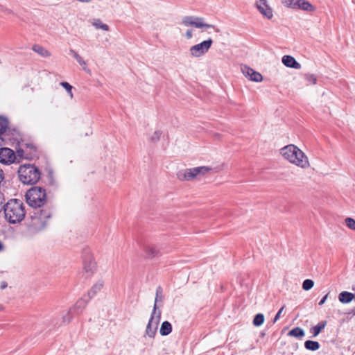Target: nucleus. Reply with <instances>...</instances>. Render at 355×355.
I'll return each instance as SVG.
<instances>
[{
    "label": "nucleus",
    "instance_id": "obj_42",
    "mask_svg": "<svg viewBox=\"0 0 355 355\" xmlns=\"http://www.w3.org/2000/svg\"><path fill=\"white\" fill-rule=\"evenodd\" d=\"M17 153L18 156H19L20 157H24V150L19 149L17 151Z\"/></svg>",
    "mask_w": 355,
    "mask_h": 355
},
{
    "label": "nucleus",
    "instance_id": "obj_45",
    "mask_svg": "<svg viewBox=\"0 0 355 355\" xmlns=\"http://www.w3.org/2000/svg\"><path fill=\"white\" fill-rule=\"evenodd\" d=\"M69 53L73 55V57L75 58V55H78L74 50L70 49Z\"/></svg>",
    "mask_w": 355,
    "mask_h": 355
},
{
    "label": "nucleus",
    "instance_id": "obj_36",
    "mask_svg": "<svg viewBox=\"0 0 355 355\" xmlns=\"http://www.w3.org/2000/svg\"><path fill=\"white\" fill-rule=\"evenodd\" d=\"M74 315L75 314L73 313H70L69 315L67 313L65 315H64L62 316V321H63V322L64 323H69V322H70Z\"/></svg>",
    "mask_w": 355,
    "mask_h": 355
},
{
    "label": "nucleus",
    "instance_id": "obj_34",
    "mask_svg": "<svg viewBox=\"0 0 355 355\" xmlns=\"http://www.w3.org/2000/svg\"><path fill=\"white\" fill-rule=\"evenodd\" d=\"M242 71L245 76L250 79L252 76V72H253L254 70L247 66H245L242 68Z\"/></svg>",
    "mask_w": 355,
    "mask_h": 355
},
{
    "label": "nucleus",
    "instance_id": "obj_11",
    "mask_svg": "<svg viewBox=\"0 0 355 355\" xmlns=\"http://www.w3.org/2000/svg\"><path fill=\"white\" fill-rule=\"evenodd\" d=\"M256 6L261 14L268 19L273 17L272 9L268 4L267 0H257Z\"/></svg>",
    "mask_w": 355,
    "mask_h": 355
},
{
    "label": "nucleus",
    "instance_id": "obj_44",
    "mask_svg": "<svg viewBox=\"0 0 355 355\" xmlns=\"http://www.w3.org/2000/svg\"><path fill=\"white\" fill-rule=\"evenodd\" d=\"M8 286V284L6 282H2L0 285L1 289H5Z\"/></svg>",
    "mask_w": 355,
    "mask_h": 355
},
{
    "label": "nucleus",
    "instance_id": "obj_27",
    "mask_svg": "<svg viewBox=\"0 0 355 355\" xmlns=\"http://www.w3.org/2000/svg\"><path fill=\"white\" fill-rule=\"evenodd\" d=\"M300 0H282V3L287 8L297 9Z\"/></svg>",
    "mask_w": 355,
    "mask_h": 355
},
{
    "label": "nucleus",
    "instance_id": "obj_9",
    "mask_svg": "<svg viewBox=\"0 0 355 355\" xmlns=\"http://www.w3.org/2000/svg\"><path fill=\"white\" fill-rule=\"evenodd\" d=\"M202 17L194 16H186L182 18V23L185 26H192L198 28H214V25L204 23Z\"/></svg>",
    "mask_w": 355,
    "mask_h": 355
},
{
    "label": "nucleus",
    "instance_id": "obj_40",
    "mask_svg": "<svg viewBox=\"0 0 355 355\" xmlns=\"http://www.w3.org/2000/svg\"><path fill=\"white\" fill-rule=\"evenodd\" d=\"M185 36L187 39H191L193 36L192 31L191 30H187Z\"/></svg>",
    "mask_w": 355,
    "mask_h": 355
},
{
    "label": "nucleus",
    "instance_id": "obj_47",
    "mask_svg": "<svg viewBox=\"0 0 355 355\" xmlns=\"http://www.w3.org/2000/svg\"><path fill=\"white\" fill-rule=\"evenodd\" d=\"M3 244H2V243L0 241V251H1V250H3Z\"/></svg>",
    "mask_w": 355,
    "mask_h": 355
},
{
    "label": "nucleus",
    "instance_id": "obj_17",
    "mask_svg": "<svg viewBox=\"0 0 355 355\" xmlns=\"http://www.w3.org/2000/svg\"><path fill=\"white\" fill-rule=\"evenodd\" d=\"M338 299L343 304L349 303L354 299V294L347 291H343L339 294Z\"/></svg>",
    "mask_w": 355,
    "mask_h": 355
},
{
    "label": "nucleus",
    "instance_id": "obj_48",
    "mask_svg": "<svg viewBox=\"0 0 355 355\" xmlns=\"http://www.w3.org/2000/svg\"><path fill=\"white\" fill-rule=\"evenodd\" d=\"M3 309V306L1 304H0V311H2Z\"/></svg>",
    "mask_w": 355,
    "mask_h": 355
},
{
    "label": "nucleus",
    "instance_id": "obj_43",
    "mask_svg": "<svg viewBox=\"0 0 355 355\" xmlns=\"http://www.w3.org/2000/svg\"><path fill=\"white\" fill-rule=\"evenodd\" d=\"M4 179V173L3 170L0 168V183Z\"/></svg>",
    "mask_w": 355,
    "mask_h": 355
},
{
    "label": "nucleus",
    "instance_id": "obj_32",
    "mask_svg": "<svg viewBox=\"0 0 355 355\" xmlns=\"http://www.w3.org/2000/svg\"><path fill=\"white\" fill-rule=\"evenodd\" d=\"M346 226L352 230H355V220L347 217L345 220Z\"/></svg>",
    "mask_w": 355,
    "mask_h": 355
},
{
    "label": "nucleus",
    "instance_id": "obj_14",
    "mask_svg": "<svg viewBox=\"0 0 355 355\" xmlns=\"http://www.w3.org/2000/svg\"><path fill=\"white\" fill-rule=\"evenodd\" d=\"M282 60L283 64L288 67L296 69L301 68V64L291 55H284Z\"/></svg>",
    "mask_w": 355,
    "mask_h": 355
},
{
    "label": "nucleus",
    "instance_id": "obj_1",
    "mask_svg": "<svg viewBox=\"0 0 355 355\" xmlns=\"http://www.w3.org/2000/svg\"><path fill=\"white\" fill-rule=\"evenodd\" d=\"M280 153L285 159L300 168H306L310 165L307 156L295 145L289 144L283 147Z\"/></svg>",
    "mask_w": 355,
    "mask_h": 355
},
{
    "label": "nucleus",
    "instance_id": "obj_49",
    "mask_svg": "<svg viewBox=\"0 0 355 355\" xmlns=\"http://www.w3.org/2000/svg\"><path fill=\"white\" fill-rule=\"evenodd\" d=\"M219 31H220L219 29H218V28L216 29V32H219Z\"/></svg>",
    "mask_w": 355,
    "mask_h": 355
},
{
    "label": "nucleus",
    "instance_id": "obj_13",
    "mask_svg": "<svg viewBox=\"0 0 355 355\" xmlns=\"http://www.w3.org/2000/svg\"><path fill=\"white\" fill-rule=\"evenodd\" d=\"M194 170V168H191L180 171L177 173V177L181 181H191L198 177Z\"/></svg>",
    "mask_w": 355,
    "mask_h": 355
},
{
    "label": "nucleus",
    "instance_id": "obj_35",
    "mask_svg": "<svg viewBox=\"0 0 355 355\" xmlns=\"http://www.w3.org/2000/svg\"><path fill=\"white\" fill-rule=\"evenodd\" d=\"M305 80L313 85L316 84L317 83V78L313 74H305Z\"/></svg>",
    "mask_w": 355,
    "mask_h": 355
},
{
    "label": "nucleus",
    "instance_id": "obj_10",
    "mask_svg": "<svg viewBox=\"0 0 355 355\" xmlns=\"http://www.w3.org/2000/svg\"><path fill=\"white\" fill-rule=\"evenodd\" d=\"M16 155L14 151L9 148H0V163L3 164H10L15 162Z\"/></svg>",
    "mask_w": 355,
    "mask_h": 355
},
{
    "label": "nucleus",
    "instance_id": "obj_37",
    "mask_svg": "<svg viewBox=\"0 0 355 355\" xmlns=\"http://www.w3.org/2000/svg\"><path fill=\"white\" fill-rule=\"evenodd\" d=\"M162 132L159 130H157L154 132L153 135L151 137V141L153 142H156L159 140Z\"/></svg>",
    "mask_w": 355,
    "mask_h": 355
},
{
    "label": "nucleus",
    "instance_id": "obj_22",
    "mask_svg": "<svg viewBox=\"0 0 355 355\" xmlns=\"http://www.w3.org/2000/svg\"><path fill=\"white\" fill-rule=\"evenodd\" d=\"M8 127V119L4 116H0V140L3 141V138L1 137V136L6 132Z\"/></svg>",
    "mask_w": 355,
    "mask_h": 355
},
{
    "label": "nucleus",
    "instance_id": "obj_20",
    "mask_svg": "<svg viewBox=\"0 0 355 355\" xmlns=\"http://www.w3.org/2000/svg\"><path fill=\"white\" fill-rule=\"evenodd\" d=\"M326 324H327L326 321H321L317 325L313 327L310 330L311 332L313 334V337L317 336L320 333V331L324 329V327H326Z\"/></svg>",
    "mask_w": 355,
    "mask_h": 355
},
{
    "label": "nucleus",
    "instance_id": "obj_38",
    "mask_svg": "<svg viewBox=\"0 0 355 355\" xmlns=\"http://www.w3.org/2000/svg\"><path fill=\"white\" fill-rule=\"evenodd\" d=\"M60 85L64 88L66 89V90L70 94V96L72 97V93H71V90H72V86L71 85H69L68 83L67 82H62L60 83Z\"/></svg>",
    "mask_w": 355,
    "mask_h": 355
},
{
    "label": "nucleus",
    "instance_id": "obj_19",
    "mask_svg": "<svg viewBox=\"0 0 355 355\" xmlns=\"http://www.w3.org/2000/svg\"><path fill=\"white\" fill-rule=\"evenodd\" d=\"M304 331L298 327L293 328L288 333V336L295 337L297 338H302L304 336Z\"/></svg>",
    "mask_w": 355,
    "mask_h": 355
},
{
    "label": "nucleus",
    "instance_id": "obj_4",
    "mask_svg": "<svg viewBox=\"0 0 355 355\" xmlns=\"http://www.w3.org/2000/svg\"><path fill=\"white\" fill-rule=\"evenodd\" d=\"M26 202L32 207L40 208L46 201L45 189L40 187H33L28 189L26 193Z\"/></svg>",
    "mask_w": 355,
    "mask_h": 355
},
{
    "label": "nucleus",
    "instance_id": "obj_3",
    "mask_svg": "<svg viewBox=\"0 0 355 355\" xmlns=\"http://www.w3.org/2000/svg\"><path fill=\"white\" fill-rule=\"evenodd\" d=\"M17 172L19 180L24 184H35L40 179V170L30 164L20 166Z\"/></svg>",
    "mask_w": 355,
    "mask_h": 355
},
{
    "label": "nucleus",
    "instance_id": "obj_6",
    "mask_svg": "<svg viewBox=\"0 0 355 355\" xmlns=\"http://www.w3.org/2000/svg\"><path fill=\"white\" fill-rule=\"evenodd\" d=\"M157 305L154 304L153 312L151 313L150 318L149 319L145 331L146 335H147L149 338H154L155 336L156 335L158 324L160 321L161 311H158L157 312Z\"/></svg>",
    "mask_w": 355,
    "mask_h": 355
},
{
    "label": "nucleus",
    "instance_id": "obj_7",
    "mask_svg": "<svg viewBox=\"0 0 355 355\" xmlns=\"http://www.w3.org/2000/svg\"><path fill=\"white\" fill-rule=\"evenodd\" d=\"M83 268L86 277H89L95 272L96 263L89 249L84 250L83 255Z\"/></svg>",
    "mask_w": 355,
    "mask_h": 355
},
{
    "label": "nucleus",
    "instance_id": "obj_30",
    "mask_svg": "<svg viewBox=\"0 0 355 355\" xmlns=\"http://www.w3.org/2000/svg\"><path fill=\"white\" fill-rule=\"evenodd\" d=\"M313 285H314L313 281L311 280V279H305L303 282V283H302V288L304 291H309V290H310L311 288H313Z\"/></svg>",
    "mask_w": 355,
    "mask_h": 355
},
{
    "label": "nucleus",
    "instance_id": "obj_31",
    "mask_svg": "<svg viewBox=\"0 0 355 355\" xmlns=\"http://www.w3.org/2000/svg\"><path fill=\"white\" fill-rule=\"evenodd\" d=\"M251 75H252V76L250 78V80L252 81L259 83V82H261L263 79L262 75L260 73L255 71L254 70L253 72H252Z\"/></svg>",
    "mask_w": 355,
    "mask_h": 355
},
{
    "label": "nucleus",
    "instance_id": "obj_16",
    "mask_svg": "<svg viewBox=\"0 0 355 355\" xmlns=\"http://www.w3.org/2000/svg\"><path fill=\"white\" fill-rule=\"evenodd\" d=\"M297 9L306 12H314L315 10V7L308 1L300 0Z\"/></svg>",
    "mask_w": 355,
    "mask_h": 355
},
{
    "label": "nucleus",
    "instance_id": "obj_46",
    "mask_svg": "<svg viewBox=\"0 0 355 355\" xmlns=\"http://www.w3.org/2000/svg\"><path fill=\"white\" fill-rule=\"evenodd\" d=\"M26 145L27 148H29L31 149H35V146L31 144H26Z\"/></svg>",
    "mask_w": 355,
    "mask_h": 355
},
{
    "label": "nucleus",
    "instance_id": "obj_12",
    "mask_svg": "<svg viewBox=\"0 0 355 355\" xmlns=\"http://www.w3.org/2000/svg\"><path fill=\"white\" fill-rule=\"evenodd\" d=\"M89 300H88L86 295L83 296L82 298L78 300L71 308H70L67 311V314L69 315L70 313H73L75 315L81 313Z\"/></svg>",
    "mask_w": 355,
    "mask_h": 355
},
{
    "label": "nucleus",
    "instance_id": "obj_18",
    "mask_svg": "<svg viewBox=\"0 0 355 355\" xmlns=\"http://www.w3.org/2000/svg\"><path fill=\"white\" fill-rule=\"evenodd\" d=\"M172 331V325L168 321H164L162 322L159 333L162 336H168Z\"/></svg>",
    "mask_w": 355,
    "mask_h": 355
},
{
    "label": "nucleus",
    "instance_id": "obj_26",
    "mask_svg": "<svg viewBox=\"0 0 355 355\" xmlns=\"http://www.w3.org/2000/svg\"><path fill=\"white\" fill-rule=\"evenodd\" d=\"M194 168L195 170L193 171L197 173L198 177L202 176L211 170V168L209 166H198L195 167Z\"/></svg>",
    "mask_w": 355,
    "mask_h": 355
},
{
    "label": "nucleus",
    "instance_id": "obj_41",
    "mask_svg": "<svg viewBox=\"0 0 355 355\" xmlns=\"http://www.w3.org/2000/svg\"><path fill=\"white\" fill-rule=\"evenodd\" d=\"M327 297H328V294L325 295L322 297V299L319 302L318 304H319L320 306L323 305V304H324V302H326V300H327Z\"/></svg>",
    "mask_w": 355,
    "mask_h": 355
},
{
    "label": "nucleus",
    "instance_id": "obj_39",
    "mask_svg": "<svg viewBox=\"0 0 355 355\" xmlns=\"http://www.w3.org/2000/svg\"><path fill=\"white\" fill-rule=\"evenodd\" d=\"M284 308H285V305L282 306L281 309L278 311V312L277 313L276 315L275 316V318L273 319V323H275L280 318Z\"/></svg>",
    "mask_w": 355,
    "mask_h": 355
},
{
    "label": "nucleus",
    "instance_id": "obj_29",
    "mask_svg": "<svg viewBox=\"0 0 355 355\" xmlns=\"http://www.w3.org/2000/svg\"><path fill=\"white\" fill-rule=\"evenodd\" d=\"M75 59L76 60V61L78 62V64L83 67V70H85V71L89 73L90 72V70L87 69V63L86 62L83 60V58L80 55H75Z\"/></svg>",
    "mask_w": 355,
    "mask_h": 355
},
{
    "label": "nucleus",
    "instance_id": "obj_24",
    "mask_svg": "<svg viewBox=\"0 0 355 355\" xmlns=\"http://www.w3.org/2000/svg\"><path fill=\"white\" fill-rule=\"evenodd\" d=\"M304 347L308 350L316 351L320 348V344L318 341L309 340L304 343Z\"/></svg>",
    "mask_w": 355,
    "mask_h": 355
},
{
    "label": "nucleus",
    "instance_id": "obj_25",
    "mask_svg": "<svg viewBox=\"0 0 355 355\" xmlns=\"http://www.w3.org/2000/svg\"><path fill=\"white\" fill-rule=\"evenodd\" d=\"M146 254L148 257L153 258L159 254V250L153 245H147L145 248Z\"/></svg>",
    "mask_w": 355,
    "mask_h": 355
},
{
    "label": "nucleus",
    "instance_id": "obj_15",
    "mask_svg": "<svg viewBox=\"0 0 355 355\" xmlns=\"http://www.w3.org/2000/svg\"><path fill=\"white\" fill-rule=\"evenodd\" d=\"M103 285L104 282L103 280H98L96 284H94L86 295L88 300H91L94 297L96 294L103 288Z\"/></svg>",
    "mask_w": 355,
    "mask_h": 355
},
{
    "label": "nucleus",
    "instance_id": "obj_2",
    "mask_svg": "<svg viewBox=\"0 0 355 355\" xmlns=\"http://www.w3.org/2000/svg\"><path fill=\"white\" fill-rule=\"evenodd\" d=\"M3 207L5 218L10 223H19L25 216L24 205L20 200L11 199Z\"/></svg>",
    "mask_w": 355,
    "mask_h": 355
},
{
    "label": "nucleus",
    "instance_id": "obj_28",
    "mask_svg": "<svg viewBox=\"0 0 355 355\" xmlns=\"http://www.w3.org/2000/svg\"><path fill=\"white\" fill-rule=\"evenodd\" d=\"M264 322V315L262 313L257 314L253 320V324L256 327L261 326Z\"/></svg>",
    "mask_w": 355,
    "mask_h": 355
},
{
    "label": "nucleus",
    "instance_id": "obj_33",
    "mask_svg": "<svg viewBox=\"0 0 355 355\" xmlns=\"http://www.w3.org/2000/svg\"><path fill=\"white\" fill-rule=\"evenodd\" d=\"M162 288L161 286H158L156 289L155 300V304L157 305V302L162 301Z\"/></svg>",
    "mask_w": 355,
    "mask_h": 355
},
{
    "label": "nucleus",
    "instance_id": "obj_23",
    "mask_svg": "<svg viewBox=\"0 0 355 355\" xmlns=\"http://www.w3.org/2000/svg\"><path fill=\"white\" fill-rule=\"evenodd\" d=\"M92 24L96 28V29H102L105 31H110V27L108 25L103 24L102 21L100 19H94L92 21Z\"/></svg>",
    "mask_w": 355,
    "mask_h": 355
},
{
    "label": "nucleus",
    "instance_id": "obj_21",
    "mask_svg": "<svg viewBox=\"0 0 355 355\" xmlns=\"http://www.w3.org/2000/svg\"><path fill=\"white\" fill-rule=\"evenodd\" d=\"M33 50L44 58H47L51 55L50 52L40 45H34L33 46Z\"/></svg>",
    "mask_w": 355,
    "mask_h": 355
},
{
    "label": "nucleus",
    "instance_id": "obj_5",
    "mask_svg": "<svg viewBox=\"0 0 355 355\" xmlns=\"http://www.w3.org/2000/svg\"><path fill=\"white\" fill-rule=\"evenodd\" d=\"M51 216L52 211L49 209L36 210L32 216L31 226L36 231L44 230L46 227L48 220Z\"/></svg>",
    "mask_w": 355,
    "mask_h": 355
},
{
    "label": "nucleus",
    "instance_id": "obj_8",
    "mask_svg": "<svg viewBox=\"0 0 355 355\" xmlns=\"http://www.w3.org/2000/svg\"><path fill=\"white\" fill-rule=\"evenodd\" d=\"M213 40L209 38L199 44L193 45L189 49V53L192 57L200 58L204 55L210 49Z\"/></svg>",
    "mask_w": 355,
    "mask_h": 355
}]
</instances>
